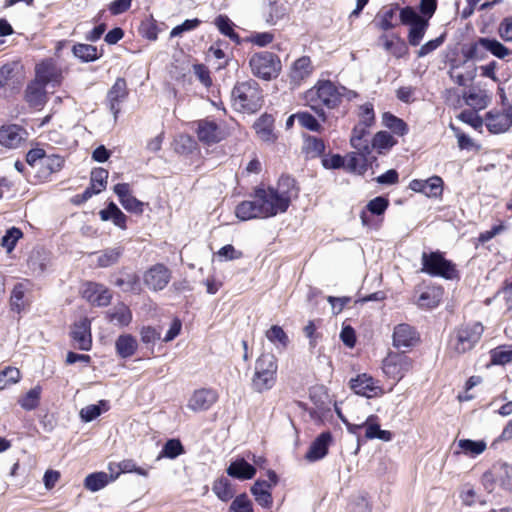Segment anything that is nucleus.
Wrapping results in <instances>:
<instances>
[{
  "label": "nucleus",
  "mask_w": 512,
  "mask_h": 512,
  "mask_svg": "<svg viewBox=\"0 0 512 512\" xmlns=\"http://www.w3.org/2000/svg\"><path fill=\"white\" fill-rule=\"evenodd\" d=\"M359 123L357 125H365L366 128H370L375 122L374 108L371 103H365L359 108Z\"/></svg>",
  "instance_id": "nucleus-57"
},
{
  "label": "nucleus",
  "mask_w": 512,
  "mask_h": 512,
  "mask_svg": "<svg viewBox=\"0 0 512 512\" xmlns=\"http://www.w3.org/2000/svg\"><path fill=\"white\" fill-rule=\"evenodd\" d=\"M107 317L114 325L124 327L130 324L132 313L127 305L119 303L108 311Z\"/></svg>",
  "instance_id": "nucleus-33"
},
{
  "label": "nucleus",
  "mask_w": 512,
  "mask_h": 512,
  "mask_svg": "<svg viewBox=\"0 0 512 512\" xmlns=\"http://www.w3.org/2000/svg\"><path fill=\"white\" fill-rule=\"evenodd\" d=\"M399 18L402 24L409 25L408 42L418 46L429 26V20L419 15L414 8L407 6L400 10Z\"/></svg>",
  "instance_id": "nucleus-7"
},
{
  "label": "nucleus",
  "mask_w": 512,
  "mask_h": 512,
  "mask_svg": "<svg viewBox=\"0 0 512 512\" xmlns=\"http://www.w3.org/2000/svg\"><path fill=\"white\" fill-rule=\"evenodd\" d=\"M31 289V283L28 280L14 285L10 296L11 309L17 313L22 312L28 305L26 293Z\"/></svg>",
  "instance_id": "nucleus-26"
},
{
  "label": "nucleus",
  "mask_w": 512,
  "mask_h": 512,
  "mask_svg": "<svg viewBox=\"0 0 512 512\" xmlns=\"http://www.w3.org/2000/svg\"><path fill=\"white\" fill-rule=\"evenodd\" d=\"M23 236L19 228L11 227L1 239V245L10 253L16 246L17 241Z\"/></svg>",
  "instance_id": "nucleus-54"
},
{
  "label": "nucleus",
  "mask_w": 512,
  "mask_h": 512,
  "mask_svg": "<svg viewBox=\"0 0 512 512\" xmlns=\"http://www.w3.org/2000/svg\"><path fill=\"white\" fill-rule=\"evenodd\" d=\"M197 135L199 140L207 145L217 143L224 137L217 123L207 119L199 121Z\"/></svg>",
  "instance_id": "nucleus-23"
},
{
  "label": "nucleus",
  "mask_w": 512,
  "mask_h": 512,
  "mask_svg": "<svg viewBox=\"0 0 512 512\" xmlns=\"http://www.w3.org/2000/svg\"><path fill=\"white\" fill-rule=\"evenodd\" d=\"M313 67L309 57L303 56L297 59L291 70V78L294 82H300L312 73Z\"/></svg>",
  "instance_id": "nucleus-39"
},
{
  "label": "nucleus",
  "mask_w": 512,
  "mask_h": 512,
  "mask_svg": "<svg viewBox=\"0 0 512 512\" xmlns=\"http://www.w3.org/2000/svg\"><path fill=\"white\" fill-rule=\"evenodd\" d=\"M484 331L481 323L462 326L457 329L450 339V347L457 353L470 351L480 340Z\"/></svg>",
  "instance_id": "nucleus-8"
},
{
  "label": "nucleus",
  "mask_w": 512,
  "mask_h": 512,
  "mask_svg": "<svg viewBox=\"0 0 512 512\" xmlns=\"http://www.w3.org/2000/svg\"><path fill=\"white\" fill-rule=\"evenodd\" d=\"M73 54L83 62L97 60L102 54L98 52L97 47L90 44H76L73 46Z\"/></svg>",
  "instance_id": "nucleus-44"
},
{
  "label": "nucleus",
  "mask_w": 512,
  "mask_h": 512,
  "mask_svg": "<svg viewBox=\"0 0 512 512\" xmlns=\"http://www.w3.org/2000/svg\"><path fill=\"white\" fill-rule=\"evenodd\" d=\"M217 399L218 394L215 390L201 388L193 392L188 401L187 407L194 412L206 411L216 403Z\"/></svg>",
  "instance_id": "nucleus-16"
},
{
  "label": "nucleus",
  "mask_w": 512,
  "mask_h": 512,
  "mask_svg": "<svg viewBox=\"0 0 512 512\" xmlns=\"http://www.w3.org/2000/svg\"><path fill=\"white\" fill-rule=\"evenodd\" d=\"M235 214L241 221H247L255 218H266L262 205L260 201H258V188L254 190L252 200L242 201L237 205Z\"/></svg>",
  "instance_id": "nucleus-15"
},
{
  "label": "nucleus",
  "mask_w": 512,
  "mask_h": 512,
  "mask_svg": "<svg viewBox=\"0 0 512 512\" xmlns=\"http://www.w3.org/2000/svg\"><path fill=\"white\" fill-rule=\"evenodd\" d=\"M117 467L119 468L120 472L123 473H131L135 472L138 475L147 477L148 476V470L138 467L136 463L133 460L126 459L119 463H117Z\"/></svg>",
  "instance_id": "nucleus-61"
},
{
  "label": "nucleus",
  "mask_w": 512,
  "mask_h": 512,
  "mask_svg": "<svg viewBox=\"0 0 512 512\" xmlns=\"http://www.w3.org/2000/svg\"><path fill=\"white\" fill-rule=\"evenodd\" d=\"M108 171L103 168H96L91 172V187L96 188V192H101L106 188Z\"/></svg>",
  "instance_id": "nucleus-58"
},
{
  "label": "nucleus",
  "mask_w": 512,
  "mask_h": 512,
  "mask_svg": "<svg viewBox=\"0 0 512 512\" xmlns=\"http://www.w3.org/2000/svg\"><path fill=\"white\" fill-rule=\"evenodd\" d=\"M122 254L123 248L121 246L104 249L98 253L97 264L102 268L110 267L118 263Z\"/></svg>",
  "instance_id": "nucleus-40"
},
{
  "label": "nucleus",
  "mask_w": 512,
  "mask_h": 512,
  "mask_svg": "<svg viewBox=\"0 0 512 512\" xmlns=\"http://www.w3.org/2000/svg\"><path fill=\"white\" fill-rule=\"evenodd\" d=\"M443 296L441 287H427L419 296L417 305L423 309H432L439 305Z\"/></svg>",
  "instance_id": "nucleus-30"
},
{
  "label": "nucleus",
  "mask_w": 512,
  "mask_h": 512,
  "mask_svg": "<svg viewBox=\"0 0 512 512\" xmlns=\"http://www.w3.org/2000/svg\"><path fill=\"white\" fill-rule=\"evenodd\" d=\"M114 480L115 477H109V475L105 472H96L89 474L85 478L84 485L88 490L96 492L104 488L109 482Z\"/></svg>",
  "instance_id": "nucleus-43"
},
{
  "label": "nucleus",
  "mask_w": 512,
  "mask_h": 512,
  "mask_svg": "<svg viewBox=\"0 0 512 512\" xmlns=\"http://www.w3.org/2000/svg\"><path fill=\"white\" fill-rule=\"evenodd\" d=\"M266 338L277 348L281 349H285L289 343L287 334L278 325H273L269 330H267Z\"/></svg>",
  "instance_id": "nucleus-50"
},
{
  "label": "nucleus",
  "mask_w": 512,
  "mask_h": 512,
  "mask_svg": "<svg viewBox=\"0 0 512 512\" xmlns=\"http://www.w3.org/2000/svg\"><path fill=\"white\" fill-rule=\"evenodd\" d=\"M184 447L179 439H169L162 447L158 459L165 457L175 459L184 453Z\"/></svg>",
  "instance_id": "nucleus-52"
},
{
  "label": "nucleus",
  "mask_w": 512,
  "mask_h": 512,
  "mask_svg": "<svg viewBox=\"0 0 512 512\" xmlns=\"http://www.w3.org/2000/svg\"><path fill=\"white\" fill-rule=\"evenodd\" d=\"M418 341L417 332L409 324H398L393 332V345L396 348H409Z\"/></svg>",
  "instance_id": "nucleus-22"
},
{
  "label": "nucleus",
  "mask_w": 512,
  "mask_h": 512,
  "mask_svg": "<svg viewBox=\"0 0 512 512\" xmlns=\"http://www.w3.org/2000/svg\"><path fill=\"white\" fill-rule=\"evenodd\" d=\"M375 160L376 157L371 156V153L356 150L345 156V169L351 173L363 175Z\"/></svg>",
  "instance_id": "nucleus-17"
},
{
  "label": "nucleus",
  "mask_w": 512,
  "mask_h": 512,
  "mask_svg": "<svg viewBox=\"0 0 512 512\" xmlns=\"http://www.w3.org/2000/svg\"><path fill=\"white\" fill-rule=\"evenodd\" d=\"M35 73V80L44 86L57 87L62 83V69L52 59L37 64Z\"/></svg>",
  "instance_id": "nucleus-10"
},
{
  "label": "nucleus",
  "mask_w": 512,
  "mask_h": 512,
  "mask_svg": "<svg viewBox=\"0 0 512 512\" xmlns=\"http://www.w3.org/2000/svg\"><path fill=\"white\" fill-rule=\"evenodd\" d=\"M389 206L387 198L378 196L370 200L366 206L367 210L374 215H382Z\"/></svg>",
  "instance_id": "nucleus-60"
},
{
  "label": "nucleus",
  "mask_w": 512,
  "mask_h": 512,
  "mask_svg": "<svg viewBox=\"0 0 512 512\" xmlns=\"http://www.w3.org/2000/svg\"><path fill=\"white\" fill-rule=\"evenodd\" d=\"M332 440L330 432L321 433L310 445L305 458L308 461H317L324 458L328 452V446Z\"/></svg>",
  "instance_id": "nucleus-25"
},
{
  "label": "nucleus",
  "mask_w": 512,
  "mask_h": 512,
  "mask_svg": "<svg viewBox=\"0 0 512 512\" xmlns=\"http://www.w3.org/2000/svg\"><path fill=\"white\" fill-rule=\"evenodd\" d=\"M398 5H390L384 7L377 15V25L380 29L387 31L395 27L396 17L398 11L400 12Z\"/></svg>",
  "instance_id": "nucleus-36"
},
{
  "label": "nucleus",
  "mask_w": 512,
  "mask_h": 512,
  "mask_svg": "<svg viewBox=\"0 0 512 512\" xmlns=\"http://www.w3.org/2000/svg\"><path fill=\"white\" fill-rule=\"evenodd\" d=\"M252 74L263 80L276 78L281 71V61L272 52L263 51L255 53L249 60Z\"/></svg>",
  "instance_id": "nucleus-6"
},
{
  "label": "nucleus",
  "mask_w": 512,
  "mask_h": 512,
  "mask_svg": "<svg viewBox=\"0 0 512 512\" xmlns=\"http://www.w3.org/2000/svg\"><path fill=\"white\" fill-rule=\"evenodd\" d=\"M412 365V359L404 353H389L383 360L382 370L388 378L398 382L411 370Z\"/></svg>",
  "instance_id": "nucleus-9"
},
{
  "label": "nucleus",
  "mask_w": 512,
  "mask_h": 512,
  "mask_svg": "<svg viewBox=\"0 0 512 512\" xmlns=\"http://www.w3.org/2000/svg\"><path fill=\"white\" fill-rule=\"evenodd\" d=\"M20 380V371L15 367H6L0 372V390L17 383Z\"/></svg>",
  "instance_id": "nucleus-55"
},
{
  "label": "nucleus",
  "mask_w": 512,
  "mask_h": 512,
  "mask_svg": "<svg viewBox=\"0 0 512 512\" xmlns=\"http://www.w3.org/2000/svg\"><path fill=\"white\" fill-rule=\"evenodd\" d=\"M172 273L163 264H155L150 267L143 276L144 284L152 291L163 290L170 282Z\"/></svg>",
  "instance_id": "nucleus-11"
},
{
  "label": "nucleus",
  "mask_w": 512,
  "mask_h": 512,
  "mask_svg": "<svg viewBox=\"0 0 512 512\" xmlns=\"http://www.w3.org/2000/svg\"><path fill=\"white\" fill-rule=\"evenodd\" d=\"M421 272L433 277H442L444 279H455L458 277L456 265L447 260L440 251L431 253L423 252L421 256Z\"/></svg>",
  "instance_id": "nucleus-5"
},
{
  "label": "nucleus",
  "mask_w": 512,
  "mask_h": 512,
  "mask_svg": "<svg viewBox=\"0 0 512 512\" xmlns=\"http://www.w3.org/2000/svg\"><path fill=\"white\" fill-rule=\"evenodd\" d=\"M368 134L369 130L365 127V125L356 124L352 130L350 145L355 150L371 153V146L368 139L366 138Z\"/></svg>",
  "instance_id": "nucleus-32"
},
{
  "label": "nucleus",
  "mask_w": 512,
  "mask_h": 512,
  "mask_svg": "<svg viewBox=\"0 0 512 512\" xmlns=\"http://www.w3.org/2000/svg\"><path fill=\"white\" fill-rule=\"evenodd\" d=\"M128 88L124 78H117L107 93V102L114 118L117 119L120 112V104L127 98Z\"/></svg>",
  "instance_id": "nucleus-18"
},
{
  "label": "nucleus",
  "mask_w": 512,
  "mask_h": 512,
  "mask_svg": "<svg viewBox=\"0 0 512 512\" xmlns=\"http://www.w3.org/2000/svg\"><path fill=\"white\" fill-rule=\"evenodd\" d=\"M260 201L266 218L285 213L293 198L298 195L295 180L290 176H281L276 186L257 187Z\"/></svg>",
  "instance_id": "nucleus-1"
},
{
  "label": "nucleus",
  "mask_w": 512,
  "mask_h": 512,
  "mask_svg": "<svg viewBox=\"0 0 512 512\" xmlns=\"http://www.w3.org/2000/svg\"><path fill=\"white\" fill-rule=\"evenodd\" d=\"M83 297L91 304L102 307L109 305L112 294L104 285L88 282L83 290Z\"/></svg>",
  "instance_id": "nucleus-19"
},
{
  "label": "nucleus",
  "mask_w": 512,
  "mask_h": 512,
  "mask_svg": "<svg viewBox=\"0 0 512 512\" xmlns=\"http://www.w3.org/2000/svg\"><path fill=\"white\" fill-rule=\"evenodd\" d=\"M295 116L301 126L311 131H319L321 129V125L319 124L317 119L310 113L298 112L297 114H295Z\"/></svg>",
  "instance_id": "nucleus-59"
},
{
  "label": "nucleus",
  "mask_w": 512,
  "mask_h": 512,
  "mask_svg": "<svg viewBox=\"0 0 512 512\" xmlns=\"http://www.w3.org/2000/svg\"><path fill=\"white\" fill-rule=\"evenodd\" d=\"M479 44L482 45L483 50L490 52L499 59H504L512 53L511 50L494 38L480 37Z\"/></svg>",
  "instance_id": "nucleus-38"
},
{
  "label": "nucleus",
  "mask_w": 512,
  "mask_h": 512,
  "mask_svg": "<svg viewBox=\"0 0 512 512\" xmlns=\"http://www.w3.org/2000/svg\"><path fill=\"white\" fill-rule=\"evenodd\" d=\"M229 512H254L253 505L247 494L243 493L232 501Z\"/></svg>",
  "instance_id": "nucleus-56"
},
{
  "label": "nucleus",
  "mask_w": 512,
  "mask_h": 512,
  "mask_svg": "<svg viewBox=\"0 0 512 512\" xmlns=\"http://www.w3.org/2000/svg\"><path fill=\"white\" fill-rule=\"evenodd\" d=\"M273 122L274 119L271 115H262L254 124V129L257 135L263 141H270L274 138L273 135Z\"/></svg>",
  "instance_id": "nucleus-41"
},
{
  "label": "nucleus",
  "mask_w": 512,
  "mask_h": 512,
  "mask_svg": "<svg viewBox=\"0 0 512 512\" xmlns=\"http://www.w3.org/2000/svg\"><path fill=\"white\" fill-rule=\"evenodd\" d=\"M350 388L358 395L367 398L377 397L383 393L382 388L377 384L374 378L366 373L352 378L349 382Z\"/></svg>",
  "instance_id": "nucleus-12"
},
{
  "label": "nucleus",
  "mask_w": 512,
  "mask_h": 512,
  "mask_svg": "<svg viewBox=\"0 0 512 512\" xmlns=\"http://www.w3.org/2000/svg\"><path fill=\"white\" fill-rule=\"evenodd\" d=\"M40 394H41V388L39 386H36L32 389H30L25 396H23L19 400V404L21 407L25 410H33L35 409L40 400Z\"/></svg>",
  "instance_id": "nucleus-53"
},
{
  "label": "nucleus",
  "mask_w": 512,
  "mask_h": 512,
  "mask_svg": "<svg viewBox=\"0 0 512 512\" xmlns=\"http://www.w3.org/2000/svg\"><path fill=\"white\" fill-rule=\"evenodd\" d=\"M26 131L16 124L0 128V144L7 148H16L25 139Z\"/></svg>",
  "instance_id": "nucleus-24"
},
{
  "label": "nucleus",
  "mask_w": 512,
  "mask_h": 512,
  "mask_svg": "<svg viewBox=\"0 0 512 512\" xmlns=\"http://www.w3.org/2000/svg\"><path fill=\"white\" fill-rule=\"evenodd\" d=\"M218 30L236 44L240 43V36L234 31L235 24L226 15H219L214 20Z\"/></svg>",
  "instance_id": "nucleus-42"
},
{
  "label": "nucleus",
  "mask_w": 512,
  "mask_h": 512,
  "mask_svg": "<svg viewBox=\"0 0 512 512\" xmlns=\"http://www.w3.org/2000/svg\"><path fill=\"white\" fill-rule=\"evenodd\" d=\"M113 190L125 210L136 214H141L143 212V202L139 201L132 195L130 185L128 183L116 184Z\"/></svg>",
  "instance_id": "nucleus-21"
},
{
  "label": "nucleus",
  "mask_w": 512,
  "mask_h": 512,
  "mask_svg": "<svg viewBox=\"0 0 512 512\" xmlns=\"http://www.w3.org/2000/svg\"><path fill=\"white\" fill-rule=\"evenodd\" d=\"M99 215L103 221L112 220L119 228H126L127 217L114 202H110L105 209L99 212Z\"/></svg>",
  "instance_id": "nucleus-37"
},
{
  "label": "nucleus",
  "mask_w": 512,
  "mask_h": 512,
  "mask_svg": "<svg viewBox=\"0 0 512 512\" xmlns=\"http://www.w3.org/2000/svg\"><path fill=\"white\" fill-rule=\"evenodd\" d=\"M498 33L504 41L512 42V17H506L500 22Z\"/></svg>",
  "instance_id": "nucleus-64"
},
{
  "label": "nucleus",
  "mask_w": 512,
  "mask_h": 512,
  "mask_svg": "<svg viewBox=\"0 0 512 512\" xmlns=\"http://www.w3.org/2000/svg\"><path fill=\"white\" fill-rule=\"evenodd\" d=\"M303 151L310 158H316L325 151V143L322 139L315 136H308L304 140Z\"/></svg>",
  "instance_id": "nucleus-46"
},
{
  "label": "nucleus",
  "mask_w": 512,
  "mask_h": 512,
  "mask_svg": "<svg viewBox=\"0 0 512 512\" xmlns=\"http://www.w3.org/2000/svg\"><path fill=\"white\" fill-rule=\"evenodd\" d=\"M65 159L58 154H45L40 165L39 178L46 179L51 174L59 172L64 166Z\"/></svg>",
  "instance_id": "nucleus-28"
},
{
  "label": "nucleus",
  "mask_w": 512,
  "mask_h": 512,
  "mask_svg": "<svg viewBox=\"0 0 512 512\" xmlns=\"http://www.w3.org/2000/svg\"><path fill=\"white\" fill-rule=\"evenodd\" d=\"M396 143L397 141L389 132L379 131L374 135L372 139L371 149L375 148L378 150V153H382L383 150L392 148Z\"/></svg>",
  "instance_id": "nucleus-47"
},
{
  "label": "nucleus",
  "mask_w": 512,
  "mask_h": 512,
  "mask_svg": "<svg viewBox=\"0 0 512 512\" xmlns=\"http://www.w3.org/2000/svg\"><path fill=\"white\" fill-rule=\"evenodd\" d=\"M365 424V438L366 439H380L383 441H390L392 434L388 430H382L376 415H370L364 420Z\"/></svg>",
  "instance_id": "nucleus-29"
},
{
  "label": "nucleus",
  "mask_w": 512,
  "mask_h": 512,
  "mask_svg": "<svg viewBox=\"0 0 512 512\" xmlns=\"http://www.w3.org/2000/svg\"><path fill=\"white\" fill-rule=\"evenodd\" d=\"M485 121L490 132L503 133L512 125V109L510 107L507 111H490L487 113Z\"/></svg>",
  "instance_id": "nucleus-20"
},
{
  "label": "nucleus",
  "mask_w": 512,
  "mask_h": 512,
  "mask_svg": "<svg viewBox=\"0 0 512 512\" xmlns=\"http://www.w3.org/2000/svg\"><path fill=\"white\" fill-rule=\"evenodd\" d=\"M271 488V484L265 480H257L251 487V493L255 497V500L264 508H270L273 503L270 492Z\"/></svg>",
  "instance_id": "nucleus-31"
},
{
  "label": "nucleus",
  "mask_w": 512,
  "mask_h": 512,
  "mask_svg": "<svg viewBox=\"0 0 512 512\" xmlns=\"http://www.w3.org/2000/svg\"><path fill=\"white\" fill-rule=\"evenodd\" d=\"M499 481L501 486L512 491V465L503 464L500 467Z\"/></svg>",
  "instance_id": "nucleus-63"
},
{
  "label": "nucleus",
  "mask_w": 512,
  "mask_h": 512,
  "mask_svg": "<svg viewBox=\"0 0 512 512\" xmlns=\"http://www.w3.org/2000/svg\"><path fill=\"white\" fill-rule=\"evenodd\" d=\"M277 360L273 354H262L255 363L252 387L257 392L271 389L276 382Z\"/></svg>",
  "instance_id": "nucleus-4"
},
{
  "label": "nucleus",
  "mask_w": 512,
  "mask_h": 512,
  "mask_svg": "<svg viewBox=\"0 0 512 512\" xmlns=\"http://www.w3.org/2000/svg\"><path fill=\"white\" fill-rule=\"evenodd\" d=\"M231 102L239 112H257L263 105V93L259 84L253 79L237 82L231 92Z\"/></svg>",
  "instance_id": "nucleus-2"
},
{
  "label": "nucleus",
  "mask_w": 512,
  "mask_h": 512,
  "mask_svg": "<svg viewBox=\"0 0 512 512\" xmlns=\"http://www.w3.org/2000/svg\"><path fill=\"white\" fill-rule=\"evenodd\" d=\"M212 490L222 501H228L234 495V490L230 481L224 477H221L214 482Z\"/></svg>",
  "instance_id": "nucleus-51"
},
{
  "label": "nucleus",
  "mask_w": 512,
  "mask_h": 512,
  "mask_svg": "<svg viewBox=\"0 0 512 512\" xmlns=\"http://www.w3.org/2000/svg\"><path fill=\"white\" fill-rule=\"evenodd\" d=\"M491 363L505 365L512 362V346L502 345L490 351Z\"/></svg>",
  "instance_id": "nucleus-48"
},
{
  "label": "nucleus",
  "mask_w": 512,
  "mask_h": 512,
  "mask_svg": "<svg viewBox=\"0 0 512 512\" xmlns=\"http://www.w3.org/2000/svg\"><path fill=\"white\" fill-rule=\"evenodd\" d=\"M26 100L32 107L39 108L43 106L46 102L45 86L34 80L27 86Z\"/></svg>",
  "instance_id": "nucleus-34"
},
{
  "label": "nucleus",
  "mask_w": 512,
  "mask_h": 512,
  "mask_svg": "<svg viewBox=\"0 0 512 512\" xmlns=\"http://www.w3.org/2000/svg\"><path fill=\"white\" fill-rule=\"evenodd\" d=\"M137 347V340L130 334L120 335L115 342L116 352L121 358H129L134 355Z\"/></svg>",
  "instance_id": "nucleus-35"
},
{
  "label": "nucleus",
  "mask_w": 512,
  "mask_h": 512,
  "mask_svg": "<svg viewBox=\"0 0 512 512\" xmlns=\"http://www.w3.org/2000/svg\"><path fill=\"white\" fill-rule=\"evenodd\" d=\"M305 101L318 116L325 119V112L321 105L329 109L337 107L341 102L339 86L330 80L319 81L313 88L305 93Z\"/></svg>",
  "instance_id": "nucleus-3"
},
{
  "label": "nucleus",
  "mask_w": 512,
  "mask_h": 512,
  "mask_svg": "<svg viewBox=\"0 0 512 512\" xmlns=\"http://www.w3.org/2000/svg\"><path fill=\"white\" fill-rule=\"evenodd\" d=\"M486 442L483 440L474 441L470 439H460L458 441V447L466 454L470 456H477L483 453L486 449Z\"/></svg>",
  "instance_id": "nucleus-49"
},
{
  "label": "nucleus",
  "mask_w": 512,
  "mask_h": 512,
  "mask_svg": "<svg viewBox=\"0 0 512 512\" xmlns=\"http://www.w3.org/2000/svg\"><path fill=\"white\" fill-rule=\"evenodd\" d=\"M443 184L442 178L434 175L425 180L413 179L409 183V188L430 198H440L443 193Z\"/></svg>",
  "instance_id": "nucleus-13"
},
{
  "label": "nucleus",
  "mask_w": 512,
  "mask_h": 512,
  "mask_svg": "<svg viewBox=\"0 0 512 512\" xmlns=\"http://www.w3.org/2000/svg\"><path fill=\"white\" fill-rule=\"evenodd\" d=\"M226 471L230 477L239 480L252 479L256 474V468L244 458H238L231 462Z\"/></svg>",
  "instance_id": "nucleus-27"
},
{
  "label": "nucleus",
  "mask_w": 512,
  "mask_h": 512,
  "mask_svg": "<svg viewBox=\"0 0 512 512\" xmlns=\"http://www.w3.org/2000/svg\"><path fill=\"white\" fill-rule=\"evenodd\" d=\"M382 122L385 127L390 129L396 135L404 136L408 132L407 124L402 119L389 112L383 114Z\"/></svg>",
  "instance_id": "nucleus-45"
},
{
  "label": "nucleus",
  "mask_w": 512,
  "mask_h": 512,
  "mask_svg": "<svg viewBox=\"0 0 512 512\" xmlns=\"http://www.w3.org/2000/svg\"><path fill=\"white\" fill-rule=\"evenodd\" d=\"M71 337L74 346L80 350L88 351L92 346L91 322L88 318H81L73 325Z\"/></svg>",
  "instance_id": "nucleus-14"
},
{
  "label": "nucleus",
  "mask_w": 512,
  "mask_h": 512,
  "mask_svg": "<svg viewBox=\"0 0 512 512\" xmlns=\"http://www.w3.org/2000/svg\"><path fill=\"white\" fill-rule=\"evenodd\" d=\"M200 23H201V21L198 18L187 19L182 24L174 27L170 32V36L178 37L184 32L194 30L195 28H197L200 25Z\"/></svg>",
  "instance_id": "nucleus-62"
}]
</instances>
